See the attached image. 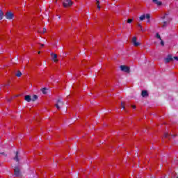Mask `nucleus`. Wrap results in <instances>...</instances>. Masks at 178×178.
I'll return each instance as SVG.
<instances>
[{
  "label": "nucleus",
  "mask_w": 178,
  "mask_h": 178,
  "mask_svg": "<svg viewBox=\"0 0 178 178\" xmlns=\"http://www.w3.org/2000/svg\"><path fill=\"white\" fill-rule=\"evenodd\" d=\"M145 19H147V23H149L151 19V14H143L139 17V20H140V22H143V20H145Z\"/></svg>",
  "instance_id": "nucleus-1"
},
{
  "label": "nucleus",
  "mask_w": 178,
  "mask_h": 178,
  "mask_svg": "<svg viewBox=\"0 0 178 178\" xmlns=\"http://www.w3.org/2000/svg\"><path fill=\"white\" fill-rule=\"evenodd\" d=\"M73 1L72 0H65L63 3V6L64 8H70V6H72Z\"/></svg>",
  "instance_id": "nucleus-2"
},
{
  "label": "nucleus",
  "mask_w": 178,
  "mask_h": 178,
  "mask_svg": "<svg viewBox=\"0 0 178 178\" xmlns=\"http://www.w3.org/2000/svg\"><path fill=\"white\" fill-rule=\"evenodd\" d=\"M14 176H15V177H22V172H20V168L19 167H15L14 168Z\"/></svg>",
  "instance_id": "nucleus-3"
},
{
  "label": "nucleus",
  "mask_w": 178,
  "mask_h": 178,
  "mask_svg": "<svg viewBox=\"0 0 178 178\" xmlns=\"http://www.w3.org/2000/svg\"><path fill=\"white\" fill-rule=\"evenodd\" d=\"M131 42L134 45V47H140L141 45V43H140V42H137V37H136V36L132 38Z\"/></svg>",
  "instance_id": "nucleus-4"
},
{
  "label": "nucleus",
  "mask_w": 178,
  "mask_h": 178,
  "mask_svg": "<svg viewBox=\"0 0 178 178\" xmlns=\"http://www.w3.org/2000/svg\"><path fill=\"white\" fill-rule=\"evenodd\" d=\"M120 70H122V72H125V73H129V72H130V67L126 65H121Z\"/></svg>",
  "instance_id": "nucleus-5"
},
{
  "label": "nucleus",
  "mask_w": 178,
  "mask_h": 178,
  "mask_svg": "<svg viewBox=\"0 0 178 178\" xmlns=\"http://www.w3.org/2000/svg\"><path fill=\"white\" fill-rule=\"evenodd\" d=\"M55 106L57 108V109L59 111L60 110V107L63 106V102L62 101L58 100L57 103L56 104Z\"/></svg>",
  "instance_id": "nucleus-6"
},
{
  "label": "nucleus",
  "mask_w": 178,
  "mask_h": 178,
  "mask_svg": "<svg viewBox=\"0 0 178 178\" xmlns=\"http://www.w3.org/2000/svg\"><path fill=\"white\" fill-rule=\"evenodd\" d=\"M6 19H8L9 20L13 19V13H10V12H7L6 13Z\"/></svg>",
  "instance_id": "nucleus-7"
},
{
  "label": "nucleus",
  "mask_w": 178,
  "mask_h": 178,
  "mask_svg": "<svg viewBox=\"0 0 178 178\" xmlns=\"http://www.w3.org/2000/svg\"><path fill=\"white\" fill-rule=\"evenodd\" d=\"M156 38L160 40L161 44L162 47H163V45H165V43L163 42V40H162V38H161V35H159V33H156Z\"/></svg>",
  "instance_id": "nucleus-8"
},
{
  "label": "nucleus",
  "mask_w": 178,
  "mask_h": 178,
  "mask_svg": "<svg viewBox=\"0 0 178 178\" xmlns=\"http://www.w3.org/2000/svg\"><path fill=\"white\" fill-rule=\"evenodd\" d=\"M171 60H173V57L170 55L168 56V57L165 59V63H169V62H171Z\"/></svg>",
  "instance_id": "nucleus-9"
},
{
  "label": "nucleus",
  "mask_w": 178,
  "mask_h": 178,
  "mask_svg": "<svg viewBox=\"0 0 178 178\" xmlns=\"http://www.w3.org/2000/svg\"><path fill=\"white\" fill-rule=\"evenodd\" d=\"M51 58H52V60H54V62H58V55L55 54H51Z\"/></svg>",
  "instance_id": "nucleus-10"
},
{
  "label": "nucleus",
  "mask_w": 178,
  "mask_h": 178,
  "mask_svg": "<svg viewBox=\"0 0 178 178\" xmlns=\"http://www.w3.org/2000/svg\"><path fill=\"white\" fill-rule=\"evenodd\" d=\"M170 22V19H169V21H168V22H163L161 24V27H162V29H165V27H166V26H168Z\"/></svg>",
  "instance_id": "nucleus-11"
},
{
  "label": "nucleus",
  "mask_w": 178,
  "mask_h": 178,
  "mask_svg": "<svg viewBox=\"0 0 178 178\" xmlns=\"http://www.w3.org/2000/svg\"><path fill=\"white\" fill-rule=\"evenodd\" d=\"M152 1L155 5H157V6H161V5H162V1H159V0H152Z\"/></svg>",
  "instance_id": "nucleus-12"
},
{
  "label": "nucleus",
  "mask_w": 178,
  "mask_h": 178,
  "mask_svg": "<svg viewBox=\"0 0 178 178\" xmlns=\"http://www.w3.org/2000/svg\"><path fill=\"white\" fill-rule=\"evenodd\" d=\"M141 95L143 97H148V92L147 90H142Z\"/></svg>",
  "instance_id": "nucleus-13"
},
{
  "label": "nucleus",
  "mask_w": 178,
  "mask_h": 178,
  "mask_svg": "<svg viewBox=\"0 0 178 178\" xmlns=\"http://www.w3.org/2000/svg\"><path fill=\"white\" fill-rule=\"evenodd\" d=\"M24 99H25V101H26V102H30L31 101V96L26 95L24 97Z\"/></svg>",
  "instance_id": "nucleus-14"
},
{
  "label": "nucleus",
  "mask_w": 178,
  "mask_h": 178,
  "mask_svg": "<svg viewBox=\"0 0 178 178\" xmlns=\"http://www.w3.org/2000/svg\"><path fill=\"white\" fill-rule=\"evenodd\" d=\"M14 161H16V162H19V152L15 153V156L14 157Z\"/></svg>",
  "instance_id": "nucleus-15"
},
{
  "label": "nucleus",
  "mask_w": 178,
  "mask_h": 178,
  "mask_svg": "<svg viewBox=\"0 0 178 178\" xmlns=\"http://www.w3.org/2000/svg\"><path fill=\"white\" fill-rule=\"evenodd\" d=\"M37 99H38V96L34 95L31 99V101L34 102V101H37Z\"/></svg>",
  "instance_id": "nucleus-16"
},
{
  "label": "nucleus",
  "mask_w": 178,
  "mask_h": 178,
  "mask_svg": "<svg viewBox=\"0 0 178 178\" xmlns=\"http://www.w3.org/2000/svg\"><path fill=\"white\" fill-rule=\"evenodd\" d=\"M38 33H42V34H44V33H47V29L43 28L42 31L38 30Z\"/></svg>",
  "instance_id": "nucleus-17"
},
{
  "label": "nucleus",
  "mask_w": 178,
  "mask_h": 178,
  "mask_svg": "<svg viewBox=\"0 0 178 178\" xmlns=\"http://www.w3.org/2000/svg\"><path fill=\"white\" fill-rule=\"evenodd\" d=\"M2 19H3V12L0 10V20H2Z\"/></svg>",
  "instance_id": "nucleus-18"
},
{
  "label": "nucleus",
  "mask_w": 178,
  "mask_h": 178,
  "mask_svg": "<svg viewBox=\"0 0 178 178\" xmlns=\"http://www.w3.org/2000/svg\"><path fill=\"white\" fill-rule=\"evenodd\" d=\"M16 76L17 77H20L22 76V73L20 72V71H18L17 73H16Z\"/></svg>",
  "instance_id": "nucleus-19"
},
{
  "label": "nucleus",
  "mask_w": 178,
  "mask_h": 178,
  "mask_svg": "<svg viewBox=\"0 0 178 178\" xmlns=\"http://www.w3.org/2000/svg\"><path fill=\"white\" fill-rule=\"evenodd\" d=\"M125 105H126V104H124V102H122L121 103V108H122V109H124Z\"/></svg>",
  "instance_id": "nucleus-20"
},
{
  "label": "nucleus",
  "mask_w": 178,
  "mask_h": 178,
  "mask_svg": "<svg viewBox=\"0 0 178 178\" xmlns=\"http://www.w3.org/2000/svg\"><path fill=\"white\" fill-rule=\"evenodd\" d=\"M164 138H168L169 137V134L168 133H165L163 135Z\"/></svg>",
  "instance_id": "nucleus-21"
},
{
  "label": "nucleus",
  "mask_w": 178,
  "mask_h": 178,
  "mask_svg": "<svg viewBox=\"0 0 178 178\" xmlns=\"http://www.w3.org/2000/svg\"><path fill=\"white\" fill-rule=\"evenodd\" d=\"M97 6L98 9H101V6H99V1H97Z\"/></svg>",
  "instance_id": "nucleus-22"
},
{
  "label": "nucleus",
  "mask_w": 178,
  "mask_h": 178,
  "mask_svg": "<svg viewBox=\"0 0 178 178\" xmlns=\"http://www.w3.org/2000/svg\"><path fill=\"white\" fill-rule=\"evenodd\" d=\"M131 22H133V19H128L127 21V23H131Z\"/></svg>",
  "instance_id": "nucleus-23"
},
{
  "label": "nucleus",
  "mask_w": 178,
  "mask_h": 178,
  "mask_svg": "<svg viewBox=\"0 0 178 178\" xmlns=\"http://www.w3.org/2000/svg\"><path fill=\"white\" fill-rule=\"evenodd\" d=\"M42 92L43 94H47L46 89H45V88H43V89L42 90Z\"/></svg>",
  "instance_id": "nucleus-24"
},
{
  "label": "nucleus",
  "mask_w": 178,
  "mask_h": 178,
  "mask_svg": "<svg viewBox=\"0 0 178 178\" xmlns=\"http://www.w3.org/2000/svg\"><path fill=\"white\" fill-rule=\"evenodd\" d=\"M131 108H132L133 109H136V106L132 105V106H131Z\"/></svg>",
  "instance_id": "nucleus-25"
},
{
  "label": "nucleus",
  "mask_w": 178,
  "mask_h": 178,
  "mask_svg": "<svg viewBox=\"0 0 178 178\" xmlns=\"http://www.w3.org/2000/svg\"><path fill=\"white\" fill-rule=\"evenodd\" d=\"M138 27H140V29H143V26H141L140 24H138Z\"/></svg>",
  "instance_id": "nucleus-26"
},
{
  "label": "nucleus",
  "mask_w": 178,
  "mask_h": 178,
  "mask_svg": "<svg viewBox=\"0 0 178 178\" xmlns=\"http://www.w3.org/2000/svg\"><path fill=\"white\" fill-rule=\"evenodd\" d=\"M174 59H175V60H178V57L175 56V57H174Z\"/></svg>",
  "instance_id": "nucleus-27"
},
{
  "label": "nucleus",
  "mask_w": 178,
  "mask_h": 178,
  "mask_svg": "<svg viewBox=\"0 0 178 178\" xmlns=\"http://www.w3.org/2000/svg\"><path fill=\"white\" fill-rule=\"evenodd\" d=\"M38 54H41V51H38Z\"/></svg>",
  "instance_id": "nucleus-28"
},
{
  "label": "nucleus",
  "mask_w": 178,
  "mask_h": 178,
  "mask_svg": "<svg viewBox=\"0 0 178 178\" xmlns=\"http://www.w3.org/2000/svg\"><path fill=\"white\" fill-rule=\"evenodd\" d=\"M41 47H44V44H41Z\"/></svg>",
  "instance_id": "nucleus-29"
}]
</instances>
